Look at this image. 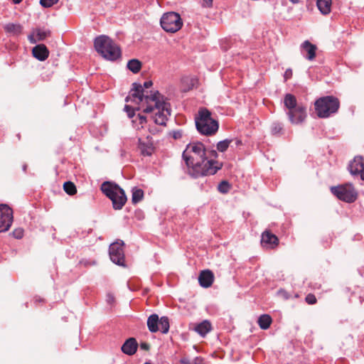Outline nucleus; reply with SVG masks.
<instances>
[{"instance_id":"nucleus-1","label":"nucleus","mask_w":364,"mask_h":364,"mask_svg":"<svg viewBox=\"0 0 364 364\" xmlns=\"http://www.w3.org/2000/svg\"><path fill=\"white\" fill-rule=\"evenodd\" d=\"M153 85L151 80L144 82L143 85L134 82L126 101H133L137 104H146L144 112L153 113L151 120L155 125L166 126L168 117L171 115L170 104L164 101L159 91H148Z\"/></svg>"},{"instance_id":"nucleus-2","label":"nucleus","mask_w":364,"mask_h":364,"mask_svg":"<svg viewBox=\"0 0 364 364\" xmlns=\"http://www.w3.org/2000/svg\"><path fill=\"white\" fill-rule=\"evenodd\" d=\"M188 173L193 178L214 175L220 168L215 166L218 162L208 160L205 145L199 141L189 143L182 154Z\"/></svg>"},{"instance_id":"nucleus-3","label":"nucleus","mask_w":364,"mask_h":364,"mask_svg":"<svg viewBox=\"0 0 364 364\" xmlns=\"http://www.w3.org/2000/svg\"><path fill=\"white\" fill-rule=\"evenodd\" d=\"M94 46L97 52L107 60L114 61L121 57L120 48L107 36L96 37Z\"/></svg>"},{"instance_id":"nucleus-4","label":"nucleus","mask_w":364,"mask_h":364,"mask_svg":"<svg viewBox=\"0 0 364 364\" xmlns=\"http://www.w3.org/2000/svg\"><path fill=\"white\" fill-rule=\"evenodd\" d=\"M102 192L112 202L114 210H121L127 202V196L124 190L117 183L105 181L101 185Z\"/></svg>"},{"instance_id":"nucleus-5","label":"nucleus","mask_w":364,"mask_h":364,"mask_svg":"<svg viewBox=\"0 0 364 364\" xmlns=\"http://www.w3.org/2000/svg\"><path fill=\"white\" fill-rule=\"evenodd\" d=\"M196 126L200 134L206 136L215 134L219 128L218 122L211 117L210 112L205 108L199 110Z\"/></svg>"},{"instance_id":"nucleus-6","label":"nucleus","mask_w":364,"mask_h":364,"mask_svg":"<svg viewBox=\"0 0 364 364\" xmlns=\"http://www.w3.org/2000/svg\"><path fill=\"white\" fill-rule=\"evenodd\" d=\"M340 107L338 99L329 95L318 98L314 102V108L319 118H328L336 113Z\"/></svg>"},{"instance_id":"nucleus-7","label":"nucleus","mask_w":364,"mask_h":364,"mask_svg":"<svg viewBox=\"0 0 364 364\" xmlns=\"http://www.w3.org/2000/svg\"><path fill=\"white\" fill-rule=\"evenodd\" d=\"M162 28L166 32L175 33L183 26V21L180 15L176 12L164 14L160 20Z\"/></svg>"},{"instance_id":"nucleus-8","label":"nucleus","mask_w":364,"mask_h":364,"mask_svg":"<svg viewBox=\"0 0 364 364\" xmlns=\"http://www.w3.org/2000/svg\"><path fill=\"white\" fill-rule=\"evenodd\" d=\"M331 193L338 199L347 203H353L357 198V192L351 183L333 186L331 188Z\"/></svg>"},{"instance_id":"nucleus-9","label":"nucleus","mask_w":364,"mask_h":364,"mask_svg":"<svg viewBox=\"0 0 364 364\" xmlns=\"http://www.w3.org/2000/svg\"><path fill=\"white\" fill-rule=\"evenodd\" d=\"M124 242H115L109 245V255L110 259L116 264L125 266V259L124 252Z\"/></svg>"},{"instance_id":"nucleus-10","label":"nucleus","mask_w":364,"mask_h":364,"mask_svg":"<svg viewBox=\"0 0 364 364\" xmlns=\"http://www.w3.org/2000/svg\"><path fill=\"white\" fill-rule=\"evenodd\" d=\"M348 169L353 176H360L364 181V159L361 156H356L349 162Z\"/></svg>"},{"instance_id":"nucleus-11","label":"nucleus","mask_w":364,"mask_h":364,"mask_svg":"<svg viewBox=\"0 0 364 364\" xmlns=\"http://www.w3.org/2000/svg\"><path fill=\"white\" fill-rule=\"evenodd\" d=\"M14 221V213L11 208L1 203V232L7 231Z\"/></svg>"},{"instance_id":"nucleus-12","label":"nucleus","mask_w":364,"mask_h":364,"mask_svg":"<svg viewBox=\"0 0 364 364\" xmlns=\"http://www.w3.org/2000/svg\"><path fill=\"white\" fill-rule=\"evenodd\" d=\"M289 120L291 124L302 123L306 117V109L303 105H299L295 109L287 112Z\"/></svg>"},{"instance_id":"nucleus-13","label":"nucleus","mask_w":364,"mask_h":364,"mask_svg":"<svg viewBox=\"0 0 364 364\" xmlns=\"http://www.w3.org/2000/svg\"><path fill=\"white\" fill-rule=\"evenodd\" d=\"M279 245V239L277 235L266 230L261 235V245L268 250L275 249Z\"/></svg>"},{"instance_id":"nucleus-14","label":"nucleus","mask_w":364,"mask_h":364,"mask_svg":"<svg viewBox=\"0 0 364 364\" xmlns=\"http://www.w3.org/2000/svg\"><path fill=\"white\" fill-rule=\"evenodd\" d=\"M316 46L311 43L309 41H304L300 46L301 55L305 59L309 61H312L313 60H314L316 57Z\"/></svg>"},{"instance_id":"nucleus-15","label":"nucleus","mask_w":364,"mask_h":364,"mask_svg":"<svg viewBox=\"0 0 364 364\" xmlns=\"http://www.w3.org/2000/svg\"><path fill=\"white\" fill-rule=\"evenodd\" d=\"M214 281L213 273L208 269L203 270L198 277V282L202 287H210Z\"/></svg>"},{"instance_id":"nucleus-16","label":"nucleus","mask_w":364,"mask_h":364,"mask_svg":"<svg viewBox=\"0 0 364 364\" xmlns=\"http://www.w3.org/2000/svg\"><path fill=\"white\" fill-rule=\"evenodd\" d=\"M138 348V343L134 338H128L122 346V351L128 355H134Z\"/></svg>"},{"instance_id":"nucleus-17","label":"nucleus","mask_w":364,"mask_h":364,"mask_svg":"<svg viewBox=\"0 0 364 364\" xmlns=\"http://www.w3.org/2000/svg\"><path fill=\"white\" fill-rule=\"evenodd\" d=\"M32 53L33 57L40 61L46 60L49 55V51L44 44L36 46L32 50Z\"/></svg>"},{"instance_id":"nucleus-18","label":"nucleus","mask_w":364,"mask_h":364,"mask_svg":"<svg viewBox=\"0 0 364 364\" xmlns=\"http://www.w3.org/2000/svg\"><path fill=\"white\" fill-rule=\"evenodd\" d=\"M141 154L144 156H151L154 151V146L152 141L149 139V136L146 137V141H143L139 139L138 146Z\"/></svg>"},{"instance_id":"nucleus-19","label":"nucleus","mask_w":364,"mask_h":364,"mask_svg":"<svg viewBox=\"0 0 364 364\" xmlns=\"http://www.w3.org/2000/svg\"><path fill=\"white\" fill-rule=\"evenodd\" d=\"M195 331L201 336L204 337L212 330V325L208 320H204L195 327Z\"/></svg>"},{"instance_id":"nucleus-20","label":"nucleus","mask_w":364,"mask_h":364,"mask_svg":"<svg viewBox=\"0 0 364 364\" xmlns=\"http://www.w3.org/2000/svg\"><path fill=\"white\" fill-rule=\"evenodd\" d=\"M159 316L156 314L150 315L147 319V327L150 332L156 333L159 331Z\"/></svg>"},{"instance_id":"nucleus-21","label":"nucleus","mask_w":364,"mask_h":364,"mask_svg":"<svg viewBox=\"0 0 364 364\" xmlns=\"http://www.w3.org/2000/svg\"><path fill=\"white\" fill-rule=\"evenodd\" d=\"M332 0H317L316 6L323 15L328 14L331 11Z\"/></svg>"},{"instance_id":"nucleus-22","label":"nucleus","mask_w":364,"mask_h":364,"mask_svg":"<svg viewBox=\"0 0 364 364\" xmlns=\"http://www.w3.org/2000/svg\"><path fill=\"white\" fill-rule=\"evenodd\" d=\"M284 107L288 109V111L295 109L299 105H297V100L296 97L290 93L285 95L284 98Z\"/></svg>"},{"instance_id":"nucleus-23","label":"nucleus","mask_w":364,"mask_h":364,"mask_svg":"<svg viewBox=\"0 0 364 364\" xmlns=\"http://www.w3.org/2000/svg\"><path fill=\"white\" fill-rule=\"evenodd\" d=\"M5 31L10 36H18L22 32V26L19 23H8L4 26Z\"/></svg>"},{"instance_id":"nucleus-24","label":"nucleus","mask_w":364,"mask_h":364,"mask_svg":"<svg viewBox=\"0 0 364 364\" xmlns=\"http://www.w3.org/2000/svg\"><path fill=\"white\" fill-rule=\"evenodd\" d=\"M272 322V317L269 314L261 315L257 320L259 328L262 330H267L269 328Z\"/></svg>"},{"instance_id":"nucleus-25","label":"nucleus","mask_w":364,"mask_h":364,"mask_svg":"<svg viewBox=\"0 0 364 364\" xmlns=\"http://www.w3.org/2000/svg\"><path fill=\"white\" fill-rule=\"evenodd\" d=\"M127 68L133 73H138L141 68V63L137 59H132L127 63Z\"/></svg>"},{"instance_id":"nucleus-26","label":"nucleus","mask_w":364,"mask_h":364,"mask_svg":"<svg viewBox=\"0 0 364 364\" xmlns=\"http://www.w3.org/2000/svg\"><path fill=\"white\" fill-rule=\"evenodd\" d=\"M284 126L282 123L274 122L271 125V133L272 135L280 136L284 134Z\"/></svg>"},{"instance_id":"nucleus-27","label":"nucleus","mask_w":364,"mask_h":364,"mask_svg":"<svg viewBox=\"0 0 364 364\" xmlns=\"http://www.w3.org/2000/svg\"><path fill=\"white\" fill-rule=\"evenodd\" d=\"M159 331L162 333H167L168 332V330H169V320L168 318V317L166 316H162L161 317V318L159 320Z\"/></svg>"},{"instance_id":"nucleus-28","label":"nucleus","mask_w":364,"mask_h":364,"mask_svg":"<svg viewBox=\"0 0 364 364\" xmlns=\"http://www.w3.org/2000/svg\"><path fill=\"white\" fill-rule=\"evenodd\" d=\"M144 197V191L140 188H134L132 190V200L134 204L141 201Z\"/></svg>"},{"instance_id":"nucleus-29","label":"nucleus","mask_w":364,"mask_h":364,"mask_svg":"<svg viewBox=\"0 0 364 364\" xmlns=\"http://www.w3.org/2000/svg\"><path fill=\"white\" fill-rule=\"evenodd\" d=\"M63 189L66 193L70 196L74 195L76 192V186L71 181H66L63 184Z\"/></svg>"},{"instance_id":"nucleus-30","label":"nucleus","mask_w":364,"mask_h":364,"mask_svg":"<svg viewBox=\"0 0 364 364\" xmlns=\"http://www.w3.org/2000/svg\"><path fill=\"white\" fill-rule=\"evenodd\" d=\"M50 31L47 29H41V28H37L35 31V35L37 38V41H43L46 39L48 36H50Z\"/></svg>"},{"instance_id":"nucleus-31","label":"nucleus","mask_w":364,"mask_h":364,"mask_svg":"<svg viewBox=\"0 0 364 364\" xmlns=\"http://www.w3.org/2000/svg\"><path fill=\"white\" fill-rule=\"evenodd\" d=\"M232 141V139H228L219 141L216 146L218 151L220 152H225L228 149Z\"/></svg>"},{"instance_id":"nucleus-32","label":"nucleus","mask_w":364,"mask_h":364,"mask_svg":"<svg viewBox=\"0 0 364 364\" xmlns=\"http://www.w3.org/2000/svg\"><path fill=\"white\" fill-rule=\"evenodd\" d=\"M230 185L227 181H221L218 186V190L221 193H227L230 190Z\"/></svg>"},{"instance_id":"nucleus-33","label":"nucleus","mask_w":364,"mask_h":364,"mask_svg":"<svg viewBox=\"0 0 364 364\" xmlns=\"http://www.w3.org/2000/svg\"><path fill=\"white\" fill-rule=\"evenodd\" d=\"M180 362L182 364H203V360L200 357H196L193 360H190L187 358H183Z\"/></svg>"},{"instance_id":"nucleus-34","label":"nucleus","mask_w":364,"mask_h":364,"mask_svg":"<svg viewBox=\"0 0 364 364\" xmlns=\"http://www.w3.org/2000/svg\"><path fill=\"white\" fill-rule=\"evenodd\" d=\"M59 0H40V4L43 8H50L57 4Z\"/></svg>"},{"instance_id":"nucleus-35","label":"nucleus","mask_w":364,"mask_h":364,"mask_svg":"<svg viewBox=\"0 0 364 364\" xmlns=\"http://www.w3.org/2000/svg\"><path fill=\"white\" fill-rule=\"evenodd\" d=\"M139 121V124L141 125V128L144 129L147 123V118L146 117H144L142 114H138L136 119L134 120V122H136V121Z\"/></svg>"},{"instance_id":"nucleus-36","label":"nucleus","mask_w":364,"mask_h":364,"mask_svg":"<svg viewBox=\"0 0 364 364\" xmlns=\"http://www.w3.org/2000/svg\"><path fill=\"white\" fill-rule=\"evenodd\" d=\"M11 234L14 238L21 239L23 236V230L21 228H16Z\"/></svg>"},{"instance_id":"nucleus-37","label":"nucleus","mask_w":364,"mask_h":364,"mask_svg":"<svg viewBox=\"0 0 364 364\" xmlns=\"http://www.w3.org/2000/svg\"><path fill=\"white\" fill-rule=\"evenodd\" d=\"M306 301L309 304H314L316 303V298L314 294H309L305 299Z\"/></svg>"},{"instance_id":"nucleus-38","label":"nucleus","mask_w":364,"mask_h":364,"mask_svg":"<svg viewBox=\"0 0 364 364\" xmlns=\"http://www.w3.org/2000/svg\"><path fill=\"white\" fill-rule=\"evenodd\" d=\"M124 110L127 113V115L129 118H132L135 114L134 109L129 105H125Z\"/></svg>"},{"instance_id":"nucleus-39","label":"nucleus","mask_w":364,"mask_h":364,"mask_svg":"<svg viewBox=\"0 0 364 364\" xmlns=\"http://www.w3.org/2000/svg\"><path fill=\"white\" fill-rule=\"evenodd\" d=\"M292 75H293L292 70L291 68L287 69L284 74V81L286 82L288 80H289L290 78H291Z\"/></svg>"},{"instance_id":"nucleus-40","label":"nucleus","mask_w":364,"mask_h":364,"mask_svg":"<svg viewBox=\"0 0 364 364\" xmlns=\"http://www.w3.org/2000/svg\"><path fill=\"white\" fill-rule=\"evenodd\" d=\"M148 130L151 134H156L161 132L159 128L156 127L155 125L151 124H149Z\"/></svg>"},{"instance_id":"nucleus-41","label":"nucleus","mask_w":364,"mask_h":364,"mask_svg":"<svg viewBox=\"0 0 364 364\" xmlns=\"http://www.w3.org/2000/svg\"><path fill=\"white\" fill-rule=\"evenodd\" d=\"M277 294L279 296L282 297L284 299H289L290 298V295L289 294V293L284 289H279Z\"/></svg>"},{"instance_id":"nucleus-42","label":"nucleus","mask_w":364,"mask_h":364,"mask_svg":"<svg viewBox=\"0 0 364 364\" xmlns=\"http://www.w3.org/2000/svg\"><path fill=\"white\" fill-rule=\"evenodd\" d=\"M181 136H182V132H181V131L178 130V131H175V132H173V137L175 139H180V138H181Z\"/></svg>"},{"instance_id":"nucleus-43","label":"nucleus","mask_w":364,"mask_h":364,"mask_svg":"<svg viewBox=\"0 0 364 364\" xmlns=\"http://www.w3.org/2000/svg\"><path fill=\"white\" fill-rule=\"evenodd\" d=\"M213 4V0H203V6L205 7H210Z\"/></svg>"},{"instance_id":"nucleus-44","label":"nucleus","mask_w":364,"mask_h":364,"mask_svg":"<svg viewBox=\"0 0 364 364\" xmlns=\"http://www.w3.org/2000/svg\"><path fill=\"white\" fill-rule=\"evenodd\" d=\"M140 347L141 349L146 350L149 349V345L146 343H141L140 345Z\"/></svg>"},{"instance_id":"nucleus-45","label":"nucleus","mask_w":364,"mask_h":364,"mask_svg":"<svg viewBox=\"0 0 364 364\" xmlns=\"http://www.w3.org/2000/svg\"><path fill=\"white\" fill-rule=\"evenodd\" d=\"M107 301L109 303H112L114 301V296L112 294H107Z\"/></svg>"},{"instance_id":"nucleus-46","label":"nucleus","mask_w":364,"mask_h":364,"mask_svg":"<svg viewBox=\"0 0 364 364\" xmlns=\"http://www.w3.org/2000/svg\"><path fill=\"white\" fill-rule=\"evenodd\" d=\"M242 144V141L240 139H236L235 140V145L236 146H240Z\"/></svg>"},{"instance_id":"nucleus-47","label":"nucleus","mask_w":364,"mask_h":364,"mask_svg":"<svg viewBox=\"0 0 364 364\" xmlns=\"http://www.w3.org/2000/svg\"><path fill=\"white\" fill-rule=\"evenodd\" d=\"M14 4H20L23 0H11Z\"/></svg>"},{"instance_id":"nucleus-48","label":"nucleus","mask_w":364,"mask_h":364,"mask_svg":"<svg viewBox=\"0 0 364 364\" xmlns=\"http://www.w3.org/2000/svg\"><path fill=\"white\" fill-rule=\"evenodd\" d=\"M28 38L31 43H36V39H33V36H29Z\"/></svg>"},{"instance_id":"nucleus-49","label":"nucleus","mask_w":364,"mask_h":364,"mask_svg":"<svg viewBox=\"0 0 364 364\" xmlns=\"http://www.w3.org/2000/svg\"><path fill=\"white\" fill-rule=\"evenodd\" d=\"M290 2H291L292 4H297L299 3V0H289Z\"/></svg>"},{"instance_id":"nucleus-50","label":"nucleus","mask_w":364,"mask_h":364,"mask_svg":"<svg viewBox=\"0 0 364 364\" xmlns=\"http://www.w3.org/2000/svg\"><path fill=\"white\" fill-rule=\"evenodd\" d=\"M26 168H27V166H26V164L23 166V171H26Z\"/></svg>"}]
</instances>
